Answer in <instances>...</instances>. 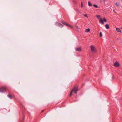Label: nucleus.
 <instances>
[{
  "mask_svg": "<svg viewBox=\"0 0 122 122\" xmlns=\"http://www.w3.org/2000/svg\"><path fill=\"white\" fill-rule=\"evenodd\" d=\"M117 39L118 40H120V39L119 38H117Z\"/></svg>",
  "mask_w": 122,
  "mask_h": 122,
  "instance_id": "obj_25",
  "label": "nucleus"
},
{
  "mask_svg": "<svg viewBox=\"0 0 122 122\" xmlns=\"http://www.w3.org/2000/svg\"><path fill=\"white\" fill-rule=\"evenodd\" d=\"M96 17L98 19L100 18V15H97Z\"/></svg>",
  "mask_w": 122,
  "mask_h": 122,
  "instance_id": "obj_17",
  "label": "nucleus"
},
{
  "mask_svg": "<svg viewBox=\"0 0 122 122\" xmlns=\"http://www.w3.org/2000/svg\"><path fill=\"white\" fill-rule=\"evenodd\" d=\"M68 26L71 28H73V27L72 26H71V25H69V26Z\"/></svg>",
  "mask_w": 122,
  "mask_h": 122,
  "instance_id": "obj_21",
  "label": "nucleus"
},
{
  "mask_svg": "<svg viewBox=\"0 0 122 122\" xmlns=\"http://www.w3.org/2000/svg\"><path fill=\"white\" fill-rule=\"evenodd\" d=\"M114 66L116 67H118L119 66V64L117 62H116L114 64Z\"/></svg>",
  "mask_w": 122,
  "mask_h": 122,
  "instance_id": "obj_4",
  "label": "nucleus"
},
{
  "mask_svg": "<svg viewBox=\"0 0 122 122\" xmlns=\"http://www.w3.org/2000/svg\"><path fill=\"white\" fill-rule=\"evenodd\" d=\"M83 15L85 16V17H87V18H88V17L87 16L86 14H84Z\"/></svg>",
  "mask_w": 122,
  "mask_h": 122,
  "instance_id": "obj_19",
  "label": "nucleus"
},
{
  "mask_svg": "<svg viewBox=\"0 0 122 122\" xmlns=\"http://www.w3.org/2000/svg\"><path fill=\"white\" fill-rule=\"evenodd\" d=\"M91 51L93 53H96L97 50L95 46L93 45H91L90 46Z\"/></svg>",
  "mask_w": 122,
  "mask_h": 122,
  "instance_id": "obj_2",
  "label": "nucleus"
},
{
  "mask_svg": "<svg viewBox=\"0 0 122 122\" xmlns=\"http://www.w3.org/2000/svg\"><path fill=\"white\" fill-rule=\"evenodd\" d=\"M90 29L89 28H88L85 30V32H88L90 31Z\"/></svg>",
  "mask_w": 122,
  "mask_h": 122,
  "instance_id": "obj_11",
  "label": "nucleus"
},
{
  "mask_svg": "<svg viewBox=\"0 0 122 122\" xmlns=\"http://www.w3.org/2000/svg\"><path fill=\"white\" fill-rule=\"evenodd\" d=\"M56 25L58 26L59 27H62L63 26V25L62 24L59 23L58 22L56 23Z\"/></svg>",
  "mask_w": 122,
  "mask_h": 122,
  "instance_id": "obj_6",
  "label": "nucleus"
},
{
  "mask_svg": "<svg viewBox=\"0 0 122 122\" xmlns=\"http://www.w3.org/2000/svg\"><path fill=\"white\" fill-rule=\"evenodd\" d=\"M105 26L106 28L107 29H108L109 28V25L107 24H106L105 25Z\"/></svg>",
  "mask_w": 122,
  "mask_h": 122,
  "instance_id": "obj_10",
  "label": "nucleus"
},
{
  "mask_svg": "<svg viewBox=\"0 0 122 122\" xmlns=\"http://www.w3.org/2000/svg\"><path fill=\"white\" fill-rule=\"evenodd\" d=\"M88 5L89 6H92V4L91 3L90 1H89L88 2Z\"/></svg>",
  "mask_w": 122,
  "mask_h": 122,
  "instance_id": "obj_12",
  "label": "nucleus"
},
{
  "mask_svg": "<svg viewBox=\"0 0 122 122\" xmlns=\"http://www.w3.org/2000/svg\"><path fill=\"white\" fill-rule=\"evenodd\" d=\"M75 50L76 51H80L81 50V47H77L75 48Z\"/></svg>",
  "mask_w": 122,
  "mask_h": 122,
  "instance_id": "obj_5",
  "label": "nucleus"
},
{
  "mask_svg": "<svg viewBox=\"0 0 122 122\" xmlns=\"http://www.w3.org/2000/svg\"><path fill=\"white\" fill-rule=\"evenodd\" d=\"M93 6L95 7L96 8H97L98 7V6L97 5H95V4H94L93 5Z\"/></svg>",
  "mask_w": 122,
  "mask_h": 122,
  "instance_id": "obj_13",
  "label": "nucleus"
},
{
  "mask_svg": "<svg viewBox=\"0 0 122 122\" xmlns=\"http://www.w3.org/2000/svg\"><path fill=\"white\" fill-rule=\"evenodd\" d=\"M116 30L118 32L121 33V32L120 29L119 28H116Z\"/></svg>",
  "mask_w": 122,
  "mask_h": 122,
  "instance_id": "obj_9",
  "label": "nucleus"
},
{
  "mask_svg": "<svg viewBox=\"0 0 122 122\" xmlns=\"http://www.w3.org/2000/svg\"><path fill=\"white\" fill-rule=\"evenodd\" d=\"M103 20H104V22H106L107 20L105 18H104L103 19Z\"/></svg>",
  "mask_w": 122,
  "mask_h": 122,
  "instance_id": "obj_20",
  "label": "nucleus"
},
{
  "mask_svg": "<svg viewBox=\"0 0 122 122\" xmlns=\"http://www.w3.org/2000/svg\"><path fill=\"white\" fill-rule=\"evenodd\" d=\"M115 4L116 6L118 7H119V5L117 3H115Z\"/></svg>",
  "mask_w": 122,
  "mask_h": 122,
  "instance_id": "obj_14",
  "label": "nucleus"
},
{
  "mask_svg": "<svg viewBox=\"0 0 122 122\" xmlns=\"http://www.w3.org/2000/svg\"><path fill=\"white\" fill-rule=\"evenodd\" d=\"M83 3L82 2H81V8H82L83 7Z\"/></svg>",
  "mask_w": 122,
  "mask_h": 122,
  "instance_id": "obj_18",
  "label": "nucleus"
},
{
  "mask_svg": "<svg viewBox=\"0 0 122 122\" xmlns=\"http://www.w3.org/2000/svg\"><path fill=\"white\" fill-rule=\"evenodd\" d=\"M102 36V33L101 32L100 33H99V36L100 37H101Z\"/></svg>",
  "mask_w": 122,
  "mask_h": 122,
  "instance_id": "obj_16",
  "label": "nucleus"
},
{
  "mask_svg": "<svg viewBox=\"0 0 122 122\" xmlns=\"http://www.w3.org/2000/svg\"><path fill=\"white\" fill-rule=\"evenodd\" d=\"M7 89V88L6 87H2L1 88H0V92L1 93L5 92Z\"/></svg>",
  "mask_w": 122,
  "mask_h": 122,
  "instance_id": "obj_3",
  "label": "nucleus"
},
{
  "mask_svg": "<svg viewBox=\"0 0 122 122\" xmlns=\"http://www.w3.org/2000/svg\"><path fill=\"white\" fill-rule=\"evenodd\" d=\"M121 0V1H122V0Z\"/></svg>",
  "mask_w": 122,
  "mask_h": 122,
  "instance_id": "obj_27",
  "label": "nucleus"
},
{
  "mask_svg": "<svg viewBox=\"0 0 122 122\" xmlns=\"http://www.w3.org/2000/svg\"><path fill=\"white\" fill-rule=\"evenodd\" d=\"M61 22L62 23L64 24L65 22L63 21H61Z\"/></svg>",
  "mask_w": 122,
  "mask_h": 122,
  "instance_id": "obj_22",
  "label": "nucleus"
},
{
  "mask_svg": "<svg viewBox=\"0 0 122 122\" xmlns=\"http://www.w3.org/2000/svg\"><path fill=\"white\" fill-rule=\"evenodd\" d=\"M64 25H66V26H67L69 25V24H67V23H66L65 22V23H64Z\"/></svg>",
  "mask_w": 122,
  "mask_h": 122,
  "instance_id": "obj_15",
  "label": "nucleus"
},
{
  "mask_svg": "<svg viewBox=\"0 0 122 122\" xmlns=\"http://www.w3.org/2000/svg\"><path fill=\"white\" fill-rule=\"evenodd\" d=\"M78 90V89L77 87H74L72 89L70 93V96H71L73 92L76 94L77 93Z\"/></svg>",
  "mask_w": 122,
  "mask_h": 122,
  "instance_id": "obj_1",
  "label": "nucleus"
},
{
  "mask_svg": "<svg viewBox=\"0 0 122 122\" xmlns=\"http://www.w3.org/2000/svg\"><path fill=\"white\" fill-rule=\"evenodd\" d=\"M44 111V110H42L41 112V113H42V112H43Z\"/></svg>",
  "mask_w": 122,
  "mask_h": 122,
  "instance_id": "obj_24",
  "label": "nucleus"
},
{
  "mask_svg": "<svg viewBox=\"0 0 122 122\" xmlns=\"http://www.w3.org/2000/svg\"><path fill=\"white\" fill-rule=\"evenodd\" d=\"M99 22L102 24H103L104 23L103 21L101 18H100L99 20Z\"/></svg>",
  "mask_w": 122,
  "mask_h": 122,
  "instance_id": "obj_7",
  "label": "nucleus"
},
{
  "mask_svg": "<svg viewBox=\"0 0 122 122\" xmlns=\"http://www.w3.org/2000/svg\"><path fill=\"white\" fill-rule=\"evenodd\" d=\"M114 12H115V11L114 10Z\"/></svg>",
  "mask_w": 122,
  "mask_h": 122,
  "instance_id": "obj_26",
  "label": "nucleus"
},
{
  "mask_svg": "<svg viewBox=\"0 0 122 122\" xmlns=\"http://www.w3.org/2000/svg\"><path fill=\"white\" fill-rule=\"evenodd\" d=\"M7 97L10 99H11L13 98L12 96L10 94H9L7 95Z\"/></svg>",
  "mask_w": 122,
  "mask_h": 122,
  "instance_id": "obj_8",
  "label": "nucleus"
},
{
  "mask_svg": "<svg viewBox=\"0 0 122 122\" xmlns=\"http://www.w3.org/2000/svg\"><path fill=\"white\" fill-rule=\"evenodd\" d=\"M112 79H114V76H113L112 77Z\"/></svg>",
  "mask_w": 122,
  "mask_h": 122,
  "instance_id": "obj_23",
  "label": "nucleus"
}]
</instances>
